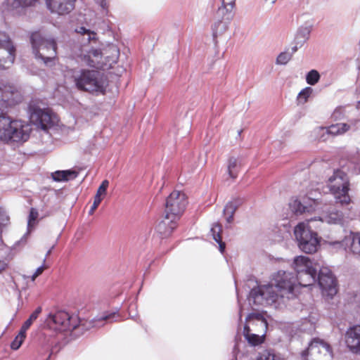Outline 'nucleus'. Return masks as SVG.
Segmentation results:
<instances>
[{
	"mask_svg": "<svg viewBox=\"0 0 360 360\" xmlns=\"http://www.w3.org/2000/svg\"><path fill=\"white\" fill-rule=\"evenodd\" d=\"M73 77L77 88L80 90L96 94L105 92L107 82L97 70H81Z\"/></svg>",
	"mask_w": 360,
	"mask_h": 360,
	"instance_id": "nucleus-5",
	"label": "nucleus"
},
{
	"mask_svg": "<svg viewBox=\"0 0 360 360\" xmlns=\"http://www.w3.org/2000/svg\"><path fill=\"white\" fill-rule=\"evenodd\" d=\"M320 204L319 198L316 196L314 197L313 193H311L307 196L303 198L302 201L295 200L290 203V207L296 214H302L316 210Z\"/></svg>",
	"mask_w": 360,
	"mask_h": 360,
	"instance_id": "nucleus-17",
	"label": "nucleus"
},
{
	"mask_svg": "<svg viewBox=\"0 0 360 360\" xmlns=\"http://www.w3.org/2000/svg\"><path fill=\"white\" fill-rule=\"evenodd\" d=\"M215 18L216 21L212 26V36L214 41H216V39L218 37L221 36L227 31L230 22L233 18L228 19V16L226 15L219 16L217 11Z\"/></svg>",
	"mask_w": 360,
	"mask_h": 360,
	"instance_id": "nucleus-21",
	"label": "nucleus"
},
{
	"mask_svg": "<svg viewBox=\"0 0 360 360\" xmlns=\"http://www.w3.org/2000/svg\"><path fill=\"white\" fill-rule=\"evenodd\" d=\"M101 200H102L101 195H98V194H96V195L94 196V202L93 203L99 205L101 202Z\"/></svg>",
	"mask_w": 360,
	"mask_h": 360,
	"instance_id": "nucleus-48",
	"label": "nucleus"
},
{
	"mask_svg": "<svg viewBox=\"0 0 360 360\" xmlns=\"http://www.w3.org/2000/svg\"><path fill=\"white\" fill-rule=\"evenodd\" d=\"M326 243L332 248L350 251L360 258V233H351L342 240H326Z\"/></svg>",
	"mask_w": 360,
	"mask_h": 360,
	"instance_id": "nucleus-15",
	"label": "nucleus"
},
{
	"mask_svg": "<svg viewBox=\"0 0 360 360\" xmlns=\"http://www.w3.org/2000/svg\"><path fill=\"white\" fill-rule=\"evenodd\" d=\"M98 207V205L93 203V205H91V207L89 211V214H92Z\"/></svg>",
	"mask_w": 360,
	"mask_h": 360,
	"instance_id": "nucleus-50",
	"label": "nucleus"
},
{
	"mask_svg": "<svg viewBox=\"0 0 360 360\" xmlns=\"http://www.w3.org/2000/svg\"><path fill=\"white\" fill-rule=\"evenodd\" d=\"M292 58V53L289 51L281 52L276 58V63L278 65H286Z\"/></svg>",
	"mask_w": 360,
	"mask_h": 360,
	"instance_id": "nucleus-35",
	"label": "nucleus"
},
{
	"mask_svg": "<svg viewBox=\"0 0 360 360\" xmlns=\"http://www.w3.org/2000/svg\"><path fill=\"white\" fill-rule=\"evenodd\" d=\"M101 7V12L103 15H108L109 13V4L107 0H95Z\"/></svg>",
	"mask_w": 360,
	"mask_h": 360,
	"instance_id": "nucleus-39",
	"label": "nucleus"
},
{
	"mask_svg": "<svg viewBox=\"0 0 360 360\" xmlns=\"http://www.w3.org/2000/svg\"><path fill=\"white\" fill-rule=\"evenodd\" d=\"M296 290L297 279L294 273L279 270L272 275L270 283L253 288L248 299L250 304L274 305L277 308L285 300L295 297Z\"/></svg>",
	"mask_w": 360,
	"mask_h": 360,
	"instance_id": "nucleus-1",
	"label": "nucleus"
},
{
	"mask_svg": "<svg viewBox=\"0 0 360 360\" xmlns=\"http://www.w3.org/2000/svg\"><path fill=\"white\" fill-rule=\"evenodd\" d=\"M109 186V181L108 180H104L102 181L101 184L99 186L96 194L101 195H105L106 194L107 188Z\"/></svg>",
	"mask_w": 360,
	"mask_h": 360,
	"instance_id": "nucleus-41",
	"label": "nucleus"
},
{
	"mask_svg": "<svg viewBox=\"0 0 360 360\" xmlns=\"http://www.w3.org/2000/svg\"><path fill=\"white\" fill-rule=\"evenodd\" d=\"M9 220V217L6 213V212L0 208V228L1 226H5Z\"/></svg>",
	"mask_w": 360,
	"mask_h": 360,
	"instance_id": "nucleus-42",
	"label": "nucleus"
},
{
	"mask_svg": "<svg viewBox=\"0 0 360 360\" xmlns=\"http://www.w3.org/2000/svg\"><path fill=\"white\" fill-rule=\"evenodd\" d=\"M20 101L15 87L8 83L0 82V140L13 142L26 141L30 132L28 124L11 120L4 111Z\"/></svg>",
	"mask_w": 360,
	"mask_h": 360,
	"instance_id": "nucleus-2",
	"label": "nucleus"
},
{
	"mask_svg": "<svg viewBox=\"0 0 360 360\" xmlns=\"http://www.w3.org/2000/svg\"><path fill=\"white\" fill-rule=\"evenodd\" d=\"M46 322L50 328L59 331L73 330L78 326L77 317L64 311L49 314Z\"/></svg>",
	"mask_w": 360,
	"mask_h": 360,
	"instance_id": "nucleus-10",
	"label": "nucleus"
},
{
	"mask_svg": "<svg viewBox=\"0 0 360 360\" xmlns=\"http://www.w3.org/2000/svg\"><path fill=\"white\" fill-rule=\"evenodd\" d=\"M28 329H29V328H25V325L22 324V326L19 331V333L17 336L20 337V338L24 340L26 337V332Z\"/></svg>",
	"mask_w": 360,
	"mask_h": 360,
	"instance_id": "nucleus-46",
	"label": "nucleus"
},
{
	"mask_svg": "<svg viewBox=\"0 0 360 360\" xmlns=\"http://www.w3.org/2000/svg\"><path fill=\"white\" fill-rule=\"evenodd\" d=\"M119 55V49L113 44L108 46L103 52L85 45L80 46L74 52V58L78 63L102 69L111 68L117 63Z\"/></svg>",
	"mask_w": 360,
	"mask_h": 360,
	"instance_id": "nucleus-3",
	"label": "nucleus"
},
{
	"mask_svg": "<svg viewBox=\"0 0 360 360\" xmlns=\"http://www.w3.org/2000/svg\"><path fill=\"white\" fill-rule=\"evenodd\" d=\"M243 335L249 344L256 346L261 344L268 328L266 319L260 313H250L246 317Z\"/></svg>",
	"mask_w": 360,
	"mask_h": 360,
	"instance_id": "nucleus-6",
	"label": "nucleus"
},
{
	"mask_svg": "<svg viewBox=\"0 0 360 360\" xmlns=\"http://www.w3.org/2000/svg\"><path fill=\"white\" fill-rule=\"evenodd\" d=\"M63 172H67L65 174V178H67V181L70 180V179H74L78 175V172H76L75 170H72V169L63 170Z\"/></svg>",
	"mask_w": 360,
	"mask_h": 360,
	"instance_id": "nucleus-44",
	"label": "nucleus"
},
{
	"mask_svg": "<svg viewBox=\"0 0 360 360\" xmlns=\"http://www.w3.org/2000/svg\"><path fill=\"white\" fill-rule=\"evenodd\" d=\"M54 248V246H52V248L47 252L46 257L51 253L52 249Z\"/></svg>",
	"mask_w": 360,
	"mask_h": 360,
	"instance_id": "nucleus-52",
	"label": "nucleus"
},
{
	"mask_svg": "<svg viewBox=\"0 0 360 360\" xmlns=\"http://www.w3.org/2000/svg\"><path fill=\"white\" fill-rule=\"evenodd\" d=\"M51 354H49V355L48 358L46 359V360H49V359H50V357H51Z\"/></svg>",
	"mask_w": 360,
	"mask_h": 360,
	"instance_id": "nucleus-55",
	"label": "nucleus"
},
{
	"mask_svg": "<svg viewBox=\"0 0 360 360\" xmlns=\"http://www.w3.org/2000/svg\"><path fill=\"white\" fill-rule=\"evenodd\" d=\"M119 315L117 312H105L101 316L98 318V321H107L108 322H112L114 321H117Z\"/></svg>",
	"mask_w": 360,
	"mask_h": 360,
	"instance_id": "nucleus-36",
	"label": "nucleus"
},
{
	"mask_svg": "<svg viewBox=\"0 0 360 360\" xmlns=\"http://www.w3.org/2000/svg\"><path fill=\"white\" fill-rule=\"evenodd\" d=\"M354 217L355 214H352L351 212L345 214L336 209H330L324 212L321 217H319L318 219L328 224L344 226L350 220H352Z\"/></svg>",
	"mask_w": 360,
	"mask_h": 360,
	"instance_id": "nucleus-16",
	"label": "nucleus"
},
{
	"mask_svg": "<svg viewBox=\"0 0 360 360\" xmlns=\"http://www.w3.org/2000/svg\"><path fill=\"white\" fill-rule=\"evenodd\" d=\"M266 1L269 2L271 4H274L276 1V0H266Z\"/></svg>",
	"mask_w": 360,
	"mask_h": 360,
	"instance_id": "nucleus-51",
	"label": "nucleus"
},
{
	"mask_svg": "<svg viewBox=\"0 0 360 360\" xmlns=\"http://www.w3.org/2000/svg\"><path fill=\"white\" fill-rule=\"evenodd\" d=\"M303 45H298L295 44V46L291 48V51H289V53H292V56L297 51V49L302 47Z\"/></svg>",
	"mask_w": 360,
	"mask_h": 360,
	"instance_id": "nucleus-49",
	"label": "nucleus"
},
{
	"mask_svg": "<svg viewBox=\"0 0 360 360\" xmlns=\"http://www.w3.org/2000/svg\"><path fill=\"white\" fill-rule=\"evenodd\" d=\"M236 0H222L221 6L217 9L218 15L223 16L226 15L228 19L233 17V9L235 6Z\"/></svg>",
	"mask_w": 360,
	"mask_h": 360,
	"instance_id": "nucleus-27",
	"label": "nucleus"
},
{
	"mask_svg": "<svg viewBox=\"0 0 360 360\" xmlns=\"http://www.w3.org/2000/svg\"><path fill=\"white\" fill-rule=\"evenodd\" d=\"M243 200L240 198L229 201L224 208V214L228 223H231L236 210L243 204Z\"/></svg>",
	"mask_w": 360,
	"mask_h": 360,
	"instance_id": "nucleus-25",
	"label": "nucleus"
},
{
	"mask_svg": "<svg viewBox=\"0 0 360 360\" xmlns=\"http://www.w3.org/2000/svg\"><path fill=\"white\" fill-rule=\"evenodd\" d=\"M44 269H45V267H44V264L39 266L36 269L35 272L32 274V276L31 277V280L32 281H34L39 275H41L43 273Z\"/></svg>",
	"mask_w": 360,
	"mask_h": 360,
	"instance_id": "nucleus-45",
	"label": "nucleus"
},
{
	"mask_svg": "<svg viewBox=\"0 0 360 360\" xmlns=\"http://www.w3.org/2000/svg\"><path fill=\"white\" fill-rule=\"evenodd\" d=\"M177 226V220H172V217L165 214L164 219L156 226L157 232L162 237L170 236Z\"/></svg>",
	"mask_w": 360,
	"mask_h": 360,
	"instance_id": "nucleus-22",
	"label": "nucleus"
},
{
	"mask_svg": "<svg viewBox=\"0 0 360 360\" xmlns=\"http://www.w3.org/2000/svg\"><path fill=\"white\" fill-rule=\"evenodd\" d=\"M30 122L37 128L46 131L55 124V115L49 108H41L32 102L29 105Z\"/></svg>",
	"mask_w": 360,
	"mask_h": 360,
	"instance_id": "nucleus-9",
	"label": "nucleus"
},
{
	"mask_svg": "<svg viewBox=\"0 0 360 360\" xmlns=\"http://www.w3.org/2000/svg\"><path fill=\"white\" fill-rule=\"evenodd\" d=\"M8 266V263L6 260H0V274L4 271Z\"/></svg>",
	"mask_w": 360,
	"mask_h": 360,
	"instance_id": "nucleus-47",
	"label": "nucleus"
},
{
	"mask_svg": "<svg viewBox=\"0 0 360 360\" xmlns=\"http://www.w3.org/2000/svg\"><path fill=\"white\" fill-rule=\"evenodd\" d=\"M350 128V126L345 123H337L335 124H331L328 127H320L318 131L319 134H321V139L326 140L324 137L326 134H331L333 136L341 135L347 131Z\"/></svg>",
	"mask_w": 360,
	"mask_h": 360,
	"instance_id": "nucleus-23",
	"label": "nucleus"
},
{
	"mask_svg": "<svg viewBox=\"0 0 360 360\" xmlns=\"http://www.w3.org/2000/svg\"><path fill=\"white\" fill-rule=\"evenodd\" d=\"M241 131H242L241 130L238 131V135H240Z\"/></svg>",
	"mask_w": 360,
	"mask_h": 360,
	"instance_id": "nucleus-56",
	"label": "nucleus"
},
{
	"mask_svg": "<svg viewBox=\"0 0 360 360\" xmlns=\"http://www.w3.org/2000/svg\"><path fill=\"white\" fill-rule=\"evenodd\" d=\"M317 270L305 271L296 274L297 288L298 286L308 287L312 285L316 281Z\"/></svg>",
	"mask_w": 360,
	"mask_h": 360,
	"instance_id": "nucleus-24",
	"label": "nucleus"
},
{
	"mask_svg": "<svg viewBox=\"0 0 360 360\" xmlns=\"http://www.w3.org/2000/svg\"><path fill=\"white\" fill-rule=\"evenodd\" d=\"M328 187L333 195L335 202L342 206L349 205L351 202L349 195V181L347 174L342 170L337 169L328 179Z\"/></svg>",
	"mask_w": 360,
	"mask_h": 360,
	"instance_id": "nucleus-8",
	"label": "nucleus"
},
{
	"mask_svg": "<svg viewBox=\"0 0 360 360\" xmlns=\"http://www.w3.org/2000/svg\"><path fill=\"white\" fill-rule=\"evenodd\" d=\"M302 356L304 360H332L333 352L328 343L319 339H314L308 348L302 352Z\"/></svg>",
	"mask_w": 360,
	"mask_h": 360,
	"instance_id": "nucleus-11",
	"label": "nucleus"
},
{
	"mask_svg": "<svg viewBox=\"0 0 360 360\" xmlns=\"http://www.w3.org/2000/svg\"><path fill=\"white\" fill-rule=\"evenodd\" d=\"M345 343L354 354H360V324L349 327L345 333Z\"/></svg>",
	"mask_w": 360,
	"mask_h": 360,
	"instance_id": "nucleus-19",
	"label": "nucleus"
},
{
	"mask_svg": "<svg viewBox=\"0 0 360 360\" xmlns=\"http://www.w3.org/2000/svg\"><path fill=\"white\" fill-rule=\"evenodd\" d=\"M313 219L307 222H300L294 229V235L300 250L307 254L316 252L320 246V238L316 231L311 229L309 224Z\"/></svg>",
	"mask_w": 360,
	"mask_h": 360,
	"instance_id": "nucleus-7",
	"label": "nucleus"
},
{
	"mask_svg": "<svg viewBox=\"0 0 360 360\" xmlns=\"http://www.w3.org/2000/svg\"><path fill=\"white\" fill-rule=\"evenodd\" d=\"M23 339L16 336L15 339L11 343V347L13 350H17L21 346Z\"/></svg>",
	"mask_w": 360,
	"mask_h": 360,
	"instance_id": "nucleus-43",
	"label": "nucleus"
},
{
	"mask_svg": "<svg viewBox=\"0 0 360 360\" xmlns=\"http://www.w3.org/2000/svg\"><path fill=\"white\" fill-rule=\"evenodd\" d=\"M241 318H242V315H241V312H240V314H239V319L241 320Z\"/></svg>",
	"mask_w": 360,
	"mask_h": 360,
	"instance_id": "nucleus-54",
	"label": "nucleus"
},
{
	"mask_svg": "<svg viewBox=\"0 0 360 360\" xmlns=\"http://www.w3.org/2000/svg\"><path fill=\"white\" fill-rule=\"evenodd\" d=\"M38 0H6V4L8 9L20 11L25 7L31 6Z\"/></svg>",
	"mask_w": 360,
	"mask_h": 360,
	"instance_id": "nucleus-26",
	"label": "nucleus"
},
{
	"mask_svg": "<svg viewBox=\"0 0 360 360\" xmlns=\"http://www.w3.org/2000/svg\"><path fill=\"white\" fill-rule=\"evenodd\" d=\"M256 360H281L273 350L266 349L260 352Z\"/></svg>",
	"mask_w": 360,
	"mask_h": 360,
	"instance_id": "nucleus-32",
	"label": "nucleus"
},
{
	"mask_svg": "<svg viewBox=\"0 0 360 360\" xmlns=\"http://www.w3.org/2000/svg\"><path fill=\"white\" fill-rule=\"evenodd\" d=\"M240 168V162L238 158L231 157L229 159L227 170L231 178L236 179L238 176Z\"/></svg>",
	"mask_w": 360,
	"mask_h": 360,
	"instance_id": "nucleus-30",
	"label": "nucleus"
},
{
	"mask_svg": "<svg viewBox=\"0 0 360 360\" xmlns=\"http://www.w3.org/2000/svg\"><path fill=\"white\" fill-rule=\"evenodd\" d=\"M76 31L83 36V41L90 42L91 41H94L96 39V34L94 32L85 28L84 27H79L78 29H77Z\"/></svg>",
	"mask_w": 360,
	"mask_h": 360,
	"instance_id": "nucleus-31",
	"label": "nucleus"
},
{
	"mask_svg": "<svg viewBox=\"0 0 360 360\" xmlns=\"http://www.w3.org/2000/svg\"><path fill=\"white\" fill-rule=\"evenodd\" d=\"M210 232L213 239L219 244L220 252L223 253L225 250L226 244L222 241L221 237V226L219 224H214L212 225Z\"/></svg>",
	"mask_w": 360,
	"mask_h": 360,
	"instance_id": "nucleus-29",
	"label": "nucleus"
},
{
	"mask_svg": "<svg viewBox=\"0 0 360 360\" xmlns=\"http://www.w3.org/2000/svg\"><path fill=\"white\" fill-rule=\"evenodd\" d=\"M42 309L38 307L30 316V317L24 322L25 328H30L32 323L37 320L39 315L41 314Z\"/></svg>",
	"mask_w": 360,
	"mask_h": 360,
	"instance_id": "nucleus-34",
	"label": "nucleus"
},
{
	"mask_svg": "<svg viewBox=\"0 0 360 360\" xmlns=\"http://www.w3.org/2000/svg\"><path fill=\"white\" fill-rule=\"evenodd\" d=\"M313 89L311 87L303 89L298 94V99L302 103H305L310 95L312 94Z\"/></svg>",
	"mask_w": 360,
	"mask_h": 360,
	"instance_id": "nucleus-38",
	"label": "nucleus"
},
{
	"mask_svg": "<svg viewBox=\"0 0 360 360\" xmlns=\"http://www.w3.org/2000/svg\"><path fill=\"white\" fill-rule=\"evenodd\" d=\"M38 217V212L34 208H31L29 217H28V221H27V229L28 232L30 231L31 227H32L34 224L37 218Z\"/></svg>",
	"mask_w": 360,
	"mask_h": 360,
	"instance_id": "nucleus-37",
	"label": "nucleus"
},
{
	"mask_svg": "<svg viewBox=\"0 0 360 360\" xmlns=\"http://www.w3.org/2000/svg\"><path fill=\"white\" fill-rule=\"evenodd\" d=\"M30 40L35 58L42 61L46 66H52L57 53L56 39L45 36L40 31H36L31 33Z\"/></svg>",
	"mask_w": 360,
	"mask_h": 360,
	"instance_id": "nucleus-4",
	"label": "nucleus"
},
{
	"mask_svg": "<svg viewBox=\"0 0 360 360\" xmlns=\"http://www.w3.org/2000/svg\"><path fill=\"white\" fill-rule=\"evenodd\" d=\"M356 169L358 170V172L360 173V165L356 168Z\"/></svg>",
	"mask_w": 360,
	"mask_h": 360,
	"instance_id": "nucleus-53",
	"label": "nucleus"
},
{
	"mask_svg": "<svg viewBox=\"0 0 360 360\" xmlns=\"http://www.w3.org/2000/svg\"><path fill=\"white\" fill-rule=\"evenodd\" d=\"M292 266L296 274L318 270L320 267L318 264H314L308 257L302 255L294 258Z\"/></svg>",
	"mask_w": 360,
	"mask_h": 360,
	"instance_id": "nucleus-20",
	"label": "nucleus"
},
{
	"mask_svg": "<svg viewBox=\"0 0 360 360\" xmlns=\"http://www.w3.org/2000/svg\"><path fill=\"white\" fill-rule=\"evenodd\" d=\"M15 57V47L8 36L0 32V70L11 66Z\"/></svg>",
	"mask_w": 360,
	"mask_h": 360,
	"instance_id": "nucleus-14",
	"label": "nucleus"
},
{
	"mask_svg": "<svg viewBox=\"0 0 360 360\" xmlns=\"http://www.w3.org/2000/svg\"><path fill=\"white\" fill-rule=\"evenodd\" d=\"M320 79V74L316 70H310L306 75V81L310 85H315Z\"/></svg>",
	"mask_w": 360,
	"mask_h": 360,
	"instance_id": "nucleus-33",
	"label": "nucleus"
},
{
	"mask_svg": "<svg viewBox=\"0 0 360 360\" xmlns=\"http://www.w3.org/2000/svg\"><path fill=\"white\" fill-rule=\"evenodd\" d=\"M76 0H46L48 9L53 13L65 15L75 8Z\"/></svg>",
	"mask_w": 360,
	"mask_h": 360,
	"instance_id": "nucleus-18",
	"label": "nucleus"
},
{
	"mask_svg": "<svg viewBox=\"0 0 360 360\" xmlns=\"http://www.w3.org/2000/svg\"><path fill=\"white\" fill-rule=\"evenodd\" d=\"M66 172L62 171H56L52 174L53 179L55 181H67V178H65Z\"/></svg>",
	"mask_w": 360,
	"mask_h": 360,
	"instance_id": "nucleus-40",
	"label": "nucleus"
},
{
	"mask_svg": "<svg viewBox=\"0 0 360 360\" xmlns=\"http://www.w3.org/2000/svg\"><path fill=\"white\" fill-rule=\"evenodd\" d=\"M187 205L185 193L174 191L166 199L165 214L172 217V220H179Z\"/></svg>",
	"mask_w": 360,
	"mask_h": 360,
	"instance_id": "nucleus-12",
	"label": "nucleus"
},
{
	"mask_svg": "<svg viewBox=\"0 0 360 360\" xmlns=\"http://www.w3.org/2000/svg\"><path fill=\"white\" fill-rule=\"evenodd\" d=\"M319 285L322 290L323 296L333 298L337 293V283L331 271L326 266L319 268V274L316 277Z\"/></svg>",
	"mask_w": 360,
	"mask_h": 360,
	"instance_id": "nucleus-13",
	"label": "nucleus"
},
{
	"mask_svg": "<svg viewBox=\"0 0 360 360\" xmlns=\"http://www.w3.org/2000/svg\"><path fill=\"white\" fill-rule=\"evenodd\" d=\"M311 31L310 26H301L297 31L295 37V44L298 45H304V44L309 38Z\"/></svg>",
	"mask_w": 360,
	"mask_h": 360,
	"instance_id": "nucleus-28",
	"label": "nucleus"
}]
</instances>
